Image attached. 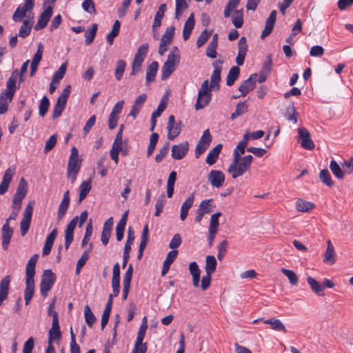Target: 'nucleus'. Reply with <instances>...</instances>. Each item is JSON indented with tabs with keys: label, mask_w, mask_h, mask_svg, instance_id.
Listing matches in <instances>:
<instances>
[{
	"label": "nucleus",
	"mask_w": 353,
	"mask_h": 353,
	"mask_svg": "<svg viewBox=\"0 0 353 353\" xmlns=\"http://www.w3.org/2000/svg\"><path fill=\"white\" fill-rule=\"evenodd\" d=\"M253 157L250 154L244 156L241 159H232L228 168V172L232 175L233 179H236L250 169Z\"/></svg>",
	"instance_id": "obj_1"
},
{
	"label": "nucleus",
	"mask_w": 353,
	"mask_h": 353,
	"mask_svg": "<svg viewBox=\"0 0 353 353\" xmlns=\"http://www.w3.org/2000/svg\"><path fill=\"white\" fill-rule=\"evenodd\" d=\"M81 161L82 160L79 157L77 148L72 147L67 166V176L71 183H74L77 179V175L81 169Z\"/></svg>",
	"instance_id": "obj_2"
},
{
	"label": "nucleus",
	"mask_w": 353,
	"mask_h": 353,
	"mask_svg": "<svg viewBox=\"0 0 353 353\" xmlns=\"http://www.w3.org/2000/svg\"><path fill=\"white\" fill-rule=\"evenodd\" d=\"M180 61V53L177 47L172 48L166 61L161 68V79H168L175 70L176 65Z\"/></svg>",
	"instance_id": "obj_3"
},
{
	"label": "nucleus",
	"mask_w": 353,
	"mask_h": 353,
	"mask_svg": "<svg viewBox=\"0 0 353 353\" xmlns=\"http://www.w3.org/2000/svg\"><path fill=\"white\" fill-rule=\"evenodd\" d=\"M88 218V212L84 210L80 214V217H74L67 225L65 230V248L66 250L68 249L69 246L73 241V233L79 221V227H81L85 222Z\"/></svg>",
	"instance_id": "obj_4"
},
{
	"label": "nucleus",
	"mask_w": 353,
	"mask_h": 353,
	"mask_svg": "<svg viewBox=\"0 0 353 353\" xmlns=\"http://www.w3.org/2000/svg\"><path fill=\"white\" fill-rule=\"evenodd\" d=\"M39 255L34 254L28 261L26 268V292L34 293L35 274V266L38 260Z\"/></svg>",
	"instance_id": "obj_5"
},
{
	"label": "nucleus",
	"mask_w": 353,
	"mask_h": 353,
	"mask_svg": "<svg viewBox=\"0 0 353 353\" xmlns=\"http://www.w3.org/2000/svg\"><path fill=\"white\" fill-rule=\"evenodd\" d=\"M212 90L209 88L208 80H205L202 83L198 92V97L195 103L196 110L203 109L207 106L212 98Z\"/></svg>",
	"instance_id": "obj_6"
},
{
	"label": "nucleus",
	"mask_w": 353,
	"mask_h": 353,
	"mask_svg": "<svg viewBox=\"0 0 353 353\" xmlns=\"http://www.w3.org/2000/svg\"><path fill=\"white\" fill-rule=\"evenodd\" d=\"M70 93V86L67 85L63 90L62 93L58 97L57 100V103L54 105L52 110V117L53 119H55L59 117L64 110L67 100L69 97Z\"/></svg>",
	"instance_id": "obj_7"
},
{
	"label": "nucleus",
	"mask_w": 353,
	"mask_h": 353,
	"mask_svg": "<svg viewBox=\"0 0 353 353\" xmlns=\"http://www.w3.org/2000/svg\"><path fill=\"white\" fill-rule=\"evenodd\" d=\"M56 280L55 274L51 270H46L42 275L41 282L40 283L41 294L43 297H46L48 292L52 288Z\"/></svg>",
	"instance_id": "obj_8"
},
{
	"label": "nucleus",
	"mask_w": 353,
	"mask_h": 353,
	"mask_svg": "<svg viewBox=\"0 0 353 353\" xmlns=\"http://www.w3.org/2000/svg\"><path fill=\"white\" fill-rule=\"evenodd\" d=\"M34 204V201H29L23 213V218L20 222V230L22 236H24L29 230L32 220Z\"/></svg>",
	"instance_id": "obj_9"
},
{
	"label": "nucleus",
	"mask_w": 353,
	"mask_h": 353,
	"mask_svg": "<svg viewBox=\"0 0 353 353\" xmlns=\"http://www.w3.org/2000/svg\"><path fill=\"white\" fill-rule=\"evenodd\" d=\"M299 141L302 148L312 150L314 148V143L311 139L310 133L305 128H298Z\"/></svg>",
	"instance_id": "obj_10"
},
{
	"label": "nucleus",
	"mask_w": 353,
	"mask_h": 353,
	"mask_svg": "<svg viewBox=\"0 0 353 353\" xmlns=\"http://www.w3.org/2000/svg\"><path fill=\"white\" fill-rule=\"evenodd\" d=\"M212 141L209 130H205L200 138L195 149V157L199 158L208 148Z\"/></svg>",
	"instance_id": "obj_11"
},
{
	"label": "nucleus",
	"mask_w": 353,
	"mask_h": 353,
	"mask_svg": "<svg viewBox=\"0 0 353 353\" xmlns=\"http://www.w3.org/2000/svg\"><path fill=\"white\" fill-rule=\"evenodd\" d=\"M32 9L33 7L30 6L26 7L25 3L19 5L12 15V20L14 22H19L26 17L27 19L31 18V17L33 16L32 13Z\"/></svg>",
	"instance_id": "obj_12"
},
{
	"label": "nucleus",
	"mask_w": 353,
	"mask_h": 353,
	"mask_svg": "<svg viewBox=\"0 0 353 353\" xmlns=\"http://www.w3.org/2000/svg\"><path fill=\"white\" fill-rule=\"evenodd\" d=\"M225 179L223 172L218 170H212L208 175V180L211 185L216 188L223 186Z\"/></svg>",
	"instance_id": "obj_13"
},
{
	"label": "nucleus",
	"mask_w": 353,
	"mask_h": 353,
	"mask_svg": "<svg viewBox=\"0 0 353 353\" xmlns=\"http://www.w3.org/2000/svg\"><path fill=\"white\" fill-rule=\"evenodd\" d=\"M19 76V71L17 69L12 72L11 76L9 77L6 82V90L1 93L8 97L10 100H12L14 94L16 91V82Z\"/></svg>",
	"instance_id": "obj_14"
},
{
	"label": "nucleus",
	"mask_w": 353,
	"mask_h": 353,
	"mask_svg": "<svg viewBox=\"0 0 353 353\" xmlns=\"http://www.w3.org/2000/svg\"><path fill=\"white\" fill-rule=\"evenodd\" d=\"M175 124V117L174 115H170L168 118L167 124V129L168 130V138L170 140H173L176 138L181 130V122Z\"/></svg>",
	"instance_id": "obj_15"
},
{
	"label": "nucleus",
	"mask_w": 353,
	"mask_h": 353,
	"mask_svg": "<svg viewBox=\"0 0 353 353\" xmlns=\"http://www.w3.org/2000/svg\"><path fill=\"white\" fill-rule=\"evenodd\" d=\"M61 337V332L59 324L58 313L54 312L53 314V319L52 323V327L48 332V341H53L54 340H60Z\"/></svg>",
	"instance_id": "obj_16"
},
{
	"label": "nucleus",
	"mask_w": 353,
	"mask_h": 353,
	"mask_svg": "<svg viewBox=\"0 0 353 353\" xmlns=\"http://www.w3.org/2000/svg\"><path fill=\"white\" fill-rule=\"evenodd\" d=\"M248 48L246 38L241 37L238 41V54L236 58V63L238 65H243Z\"/></svg>",
	"instance_id": "obj_17"
},
{
	"label": "nucleus",
	"mask_w": 353,
	"mask_h": 353,
	"mask_svg": "<svg viewBox=\"0 0 353 353\" xmlns=\"http://www.w3.org/2000/svg\"><path fill=\"white\" fill-rule=\"evenodd\" d=\"M189 149V144L184 141L179 145H174L172 147V157L174 159H182L187 154Z\"/></svg>",
	"instance_id": "obj_18"
},
{
	"label": "nucleus",
	"mask_w": 353,
	"mask_h": 353,
	"mask_svg": "<svg viewBox=\"0 0 353 353\" xmlns=\"http://www.w3.org/2000/svg\"><path fill=\"white\" fill-rule=\"evenodd\" d=\"M256 77V74H252L240 85L239 90L241 93V96L245 97L250 91L255 88Z\"/></svg>",
	"instance_id": "obj_19"
},
{
	"label": "nucleus",
	"mask_w": 353,
	"mask_h": 353,
	"mask_svg": "<svg viewBox=\"0 0 353 353\" xmlns=\"http://www.w3.org/2000/svg\"><path fill=\"white\" fill-rule=\"evenodd\" d=\"M52 14V8L50 6H49L39 16L38 21L37 24L34 26V30H39L44 28L47 26L48 21H50Z\"/></svg>",
	"instance_id": "obj_20"
},
{
	"label": "nucleus",
	"mask_w": 353,
	"mask_h": 353,
	"mask_svg": "<svg viewBox=\"0 0 353 353\" xmlns=\"http://www.w3.org/2000/svg\"><path fill=\"white\" fill-rule=\"evenodd\" d=\"M28 184L23 178H21L18 183L16 192L14 193L12 201L22 203L28 192Z\"/></svg>",
	"instance_id": "obj_21"
},
{
	"label": "nucleus",
	"mask_w": 353,
	"mask_h": 353,
	"mask_svg": "<svg viewBox=\"0 0 353 353\" xmlns=\"http://www.w3.org/2000/svg\"><path fill=\"white\" fill-rule=\"evenodd\" d=\"M276 10H272L269 17L266 19L265 28L263 29L261 34V38L262 39H265L272 32L276 22Z\"/></svg>",
	"instance_id": "obj_22"
},
{
	"label": "nucleus",
	"mask_w": 353,
	"mask_h": 353,
	"mask_svg": "<svg viewBox=\"0 0 353 353\" xmlns=\"http://www.w3.org/2000/svg\"><path fill=\"white\" fill-rule=\"evenodd\" d=\"M14 173V168H9L6 170L3 180L0 183V194H3L8 190Z\"/></svg>",
	"instance_id": "obj_23"
},
{
	"label": "nucleus",
	"mask_w": 353,
	"mask_h": 353,
	"mask_svg": "<svg viewBox=\"0 0 353 353\" xmlns=\"http://www.w3.org/2000/svg\"><path fill=\"white\" fill-rule=\"evenodd\" d=\"M113 226V218L110 217L103 224L101 232V240L104 245H106L111 236V232Z\"/></svg>",
	"instance_id": "obj_24"
},
{
	"label": "nucleus",
	"mask_w": 353,
	"mask_h": 353,
	"mask_svg": "<svg viewBox=\"0 0 353 353\" xmlns=\"http://www.w3.org/2000/svg\"><path fill=\"white\" fill-rule=\"evenodd\" d=\"M13 234V230L9 225V223H5L1 229L2 248L7 250L10 239Z\"/></svg>",
	"instance_id": "obj_25"
},
{
	"label": "nucleus",
	"mask_w": 353,
	"mask_h": 353,
	"mask_svg": "<svg viewBox=\"0 0 353 353\" xmlns=\"http://www.w3.org/2000/svg\"><path fill=\"white\" fill-rule=\"evenodd\" d=\"M221 62H215L213 63L214 66V71L211 75V82L210 85H209V88L211 89L217 87V89L219 88V82L221 81Z\"/></svg>",
	"instance_id": "obj_26"
},
{
	"label": "nucleus",
	"mask_w": 353,
	"mask_h": 353,
	"mask_svg": "<svg viewBox=\"0 0 353 353\" xmlns=\"http://www.w3.org/2000/svg\"><path fill=\"white\" fill-rule=\"evenodd\" d=\"M336 261L334 248L330 240L327 241V248L323 254V262L327 264H334Z\"/></svg>",
	"instance_id": "obj_27"
},
{
	"label": "nucleus",
	"mask_w": 353,
	"mask_h": 353,
	"mask_svg": "<svg viewBox=\"0 0 353 353\" xmlns=\"http://www.w3.org/2000/svg\"><path fill=\"white\" fill-rule=\"evenodd\" d=\"M57 229L54 228L51 232L47 236L46 242L43 248V256L48 255L51 251V248L54 244V239L57 236Z\"/></svg>",
	"instance_id": "obj_28"
},
{
	"label": "nucleus",
	"mask_w": 353,
	"mask_h": 353,
	"mask_svg": "<svg viewBox=\"0 0 353 353\" xmlns=\"http://www.w3.org/2000/svg\"><path fill=\"white\" fill-rule=\"evenodd\" d=\"M194 200V194L192 193L187 199L183 203L181 207L180 219L182 221H185L188 216V211L192 208Z\"/></svg>",
	"instance_id": "obj_29"
},
{
	"label": "nucleus",
	"mask_w": 353,
	"mask_h": 353,
	"mask_svg": "<svg viewBox=\"0 0 353 353\" xmlns=\"http://www.w3.org/2000/svg\"><path fill=\"white\" fill-rule=\"evenodd\" d=\"M10 282V276H5L0 282V306L8 298Z\"/></svg>",
	"instance_id": "obj_30"
},
{
	"label": "nucleus",
	"mask_w": 353,
	"mask_h": 353,
	"mask_svg": "<svg viewBox=\"0 0 353 353\" xmlns=\"http://www.w3.org/2000/svg\"><path fill=\"white\" fill-rule=\"evenodd\" d=\"M33 25V16L30 19H26L23 21V23L19 28L18 36L22 38L27 37L31 31Z\"/></svg>",
	"instance_id": "obj_31"
},
{
	"label": "nucleus",
	"mask_w": 353,
	"mask_h": 353,
	"mask_svg": "<svg viewBox=\"0 0 353 353\" xmlns=\"http://www.w3.org/2000/svg\"><path fill=\"white\" fill-rule=\"evenodd\" d=\"M194 23L195 21L194 18V14L192 13L186 20L183 26V38L185 41L189 39L191 32L194 28Z\"/></svg>",
	"instance_id": "obj_32"
},
{
	"label": "nucleus",
	"mask_w": 353,
	"mask_h": 353,
	"mask_svg": "<svg viewBox=\"0 0 353 353\" xmlns=\"http://www.w3.org/2000/svg\"><path fill=\"white\" fill-rule=\"evenodd\" d=\"M296 209L299 212H309L315 208V205L303 199H298L295 203Z\"/></svg>",
	"instance_id": "obj_33"
},
{
	"label": "nucleus",
	"mask_w": 353,
	"mask_h": 353,
	"mask_svg": "<svg viewBox=\"0 0 353 353\" xmlns=\"http://www.w3.org/2000/svg\"><path fill=\"white\" fill-rule=\"evenodd\" d=\"M189 270L190 274L192 276L193 285L198 288L199 286L201 271L197 263L195 261L191 262L189 265Z\"/></svg>",
	"instance_id": "obj_34"
},
{
	"label": "nucleus",
	"mask_w": 353,
	"mask_h": 353,
	"mask_svg": "<svg viewBox=\"0 0 353 353\" xmlns=\"http://www.w3.org/2000/svg\"><path fill=\"white\" fill-rule=\"evenodd\" d=\"M222 145L218 144L212 148L208 153L206 158V163L209 165H212L216 161L221 151Z\"/></svg>",
	"instance_id": "obj_35"
},
{
	"label": "nucleus",
	"mask_w": 353,
	"mask_h": 353,
	"mask_svg": "<svg viewBox=\"0 0 353 353\" xmlns=\"http://www.w3.org/2000/svg\"><path fill=\"white\" fill-rule=\"evenodd\" d=\"M307 282L311 288L312 292L319 296H323V291L325 290V287L319 283L317 281H316L314 278L311 276L307 277Z\"/></svg>",
	"instance_id": "obj_36"
},
{
	"label": "nucleus",
	"mask_w": 353,
	"mask_h": 353,
	"mask_svg": "<svg viewBox=\"0 0 353 353\" xmlns=\"http://www.w3.org/2000/svg\"><path fill=\"white\" fill-rule=\"evenodd\" d=\"M158 63L153 61L147 68L146 82L150 83L154 81L158 70Z\"/></svg>",
	"instance_id": "obj_37"
},
{
	"label": "nucleus",
	"mask_w": 353,
	"mask_h": 353,
	"mask_svg": "<svg viewBox=\"0 0 353 353\" xmlns=\"http://www.w3.org/2000/svg\"><path fill=\"white\" fill-rule=\"evenodd\" d=\"M216 260L214 256L208 255L206 256L205 259V272L208 274H212L216 268Z\"/></svg>",
	"instance_id": "obj_38"
},
{
	"label": "nucleus",
	"mask_w": 353,
	"mask_h": 353,
	"mask_svg": "<svg viewBox=\"0 0 353 353\" xmlns=\"http://www.w3.org/2000/svg\"><path fill=\"white\" fill-rule=\"evenodd\" d=\"M240 73V69L237 66H233L230 68L226 78V83L228 86H231L238 79Z\"/></svg>",
	"instance_id": "obj_39"
},
{
	"label": "nucleus",
	"mask_w": 353,
	"mask_h": 353,
	"mask_svg": "<svg viewBox=\"0 0 353 353\" xmlns=\"http://www.w3.org/2000/svg\"><path fill=\"white\" fill-rule=\"evenodd\" d=\"M214 208H215V205L213 204V199H210L203 200L201 202L198 209L201 212H202L203 214H209L211 212H212L214 210Z\"/></svg>",
	"instance_id": "obj_40"
},
{
	"label": "nucleus",
	"mask_w": 353,
	"mask_h": 353,
	"mask_svg": "<svg viewBox=\"0 0 353 353\" xmlns=\"http://www.w3.org/2000/svg\"><path fill=\"white\" fill-rule=\"evenodd\" d=\"M264 323L271 325L272 329L276 331L286 332V329L283 323L277 319L272 318L264 321Z\"/></svg>",
	"instance_id": "obj_41"
},
{
	"label": "nucleus",
	"mask_w": 353,
	"mask_h": 353,
	"mask_svg": "<svg viewBox=\"0 0 353 353\" xmlns=\"http://www.w3.org/2000/svg\"><path fill=\"white\" fill-rule=\"evenodd\" d=\"M166 10V5L165 4H161L157 12L155 14L154 23L152 26L153 30H155L156 28H159L161 24V19L164 16V13Z\"/></svg>",
	"instance_id": "obj_42"
},
{
	"label": "nucleus",
	"mask_w": 353,
	"mask_h": 353,
	"mask_svg": "<svg viewBox=\"0 0 353 353\" xmlns=\"http://www.w3.org/2000/svg\"><path fill=\"white\" fill-rule=\"evenodd\" d=\"M121 23L119 21L116 20L113 24L112 29L107 35L106 40L110 45L113 43L114 38L119 34Z\"/></svg>",
	"instance_id": "obj_43"
},
{
	"label": "nucleus",
	"mask_w": 353,
	"mask_h": 353,
	"mask_svg": "<svg viewBox=\"0 0 353 353\" xmlns=\"http://www.w3.org/2000/svg\"><path fill=\"white\" fill-rule=\"evenodd\" d=\"M126 63L124 60L120 59L117 62L114 70V76L117 80L120 81L122 79Z\"/></svg>",
	"instance_id": "obj_44"
},
{
	"label": "nucleus",
	"mask_w": 353,
	"mask_h": 353,
	"mask_svg": "<svg viewBox=\"0 0 353 353\" xmlns=\"http://www.w3.org/2000/svg\"><path fill=\"white\" fill-rule=\"evenodd\" d=\"M248 111V105L246 102H241L237 103L235 111L231 114V119L234 120L237 117L243 115Z\"/></svg>",
	"instance_id": "obj_45"
},
{
	"label": "nucleus",
	"mask_w": 353,
	"mask_h": 353,
	"mask_svg": "<svg viewBox=\"0 0 353 353\" xmlns=\"http://www.w3.org/2000/svg\"><path fill=\"white\" fill-rule=\"evenodd\" d=\"M330 168L333 174L339 179L344 177L345 172L342 170L339 165L334 160H332L330 163Z\"/></svg>",
	"instance_id": "obj_46"
},
{
	"label": "nucleus",
	"mask_w": 353,
	"mask_h": 353,
	"mask_svg": "<svg viewBox=\"0 0 353 353\" xmlns=\"http://www.w3.org/2000/svg\"><path fill=\"white\" fill-rule=\"evenodd\" d=\"M84 316L88 327H92L97 319L95 316L93 314L90 307L88 305L84 307Z\"/></svg>",
	"instance_id": "obj_47"
},
{
	"label": "nucleus",
	"mask_w": 353,
	"mask_h": 353,
	"mask_svg": "<svg viewBox=\"0 0 353 353\" xmlns=\"http://www.w3.org/2000/svg\"><path fill=\"white\" fill-rule=\"evenodd\" d=\"M175 18L179 19L183 12L188 8L185 0H175Z\"/></svg>",
	"instance_id": "obj_48"
},
{
	"label": "nucleus",
	"mask_w": 353,
	"mask_h": 353,
	"mask_svg": "<svg viewBox=\"0 0 353 353\" xmlns=\"http://www.w3.org/2000/svg\"><path fill=\"white\" fill-rule=\"evenodd\" d=\"M319 178L321 181L328 187H332L334 185V181H332L330 174L327 169L322 170L319 174Z\"/></svg>",
	"instance_id": "obj_49"
},
{
	"label": "nucleus",
	"mask_w": 353,
	"mask_h": 353,
	"mask_svg": "<svg viewBox=\"0 0 353 353\" xmlns=\"http://www.w3.org/2000/svg\"><path fill=\"white\" fill-rule=\"evenodd\" d=\"M175 28L174 26H169L166 28L164 34L162 36L161 41L163 43L170 45L172 41Z\"/></svg>",
	"instance_id": "obj_50"
},
{
	"label": "nucleus",
	"mask_w": 353,
	"mask_h": 353,
	"mask_svg": "<svg viewBox=\"0 0 353 353\" xmlns=\"http://www.w3.org/2000/svg\"><path fill=\"white\" fill-rule=\"evenodd\" d=\"M91 183L90 181H83L80 185V193L79 201H82L88 195L91 190Z\"/></svg>",
	"instance_id": "obj_51"
},
{
	"label": "nucleus",
	"mask_w": 353,
	"mask_h": 353,
	"mask_svg": "<svg viewBox=\"0 0 353 353\" xmlns=\"http://www.w3.org/2000/svg\"><path fill=\"white\" fill-rule=\"evenodd\" d=\"M222 215L221 212H217L213 214L210 217V225L208 230H213L218 232L219 228V218Z\"/></svg>",
	"instance_id": "obj_52"
},
{
	"label": "nucleus",
	"mask_w": 353,
	"mask_h": 353,
	"mask_svg": "<svg viewBox=\"0 0 353 353\" xmlns=\"http://www.w3.org/2000/svg\"><path fill=\"white\" fill-rule=\"evenodd\" d=\"M281 272L288 279L289 282L292 285H296L298 283V276L292 270L285 268L281 269Z\"/></svg>",
	"instance_id": "obj_53"
},
{
	"label": "nucleus",
	"mask_w": 353,
	"mask_h": 353,
	"mask_svg": "<svg viewBox=\"0 0 353 353\" xmlns=\"http://www.w3.org/2000/svg\"><path fill=\"white\" fill-rule=\"evenodd\" d=\"M12 101L8 97L1 93L0 94V114L6 113L8 110V105Z\"/></svg>",
	"instance_id": "obj_54"
},
{
	"label": "nucleus",
	"mask_w": 353,
	"mask_h": 353,
	"mask_svg": "<svg viewBox=\"0 0 353 353\" xmlns=\"http://www.w3.org/2000/svg\"><path fill=\"white\" fill-rule=\"evenodd\" d=\"M49 105H50L49 99H48V97L46 96H44L42 98V99L40 102L39 106V115L41 117H44L46 114L48 108H49Z\"/></svg>",
	"instance_id": "obj_55"
},
{
	"label": "nucleus",
	"mask_w": 353,
	"mask_h": 353,
	"mask_svg": "<svg viewBox=\"0 0 353 353\" xmlns=\"http://www.w3.org/2000/svg\"><path fill=\"white\" fill-rule=\"evenodd\" d=\"M66 66L67 64L65 63H63L57 70V71H56L53 74L52 79L56 81V83H59V81L63 79L66 72Z\"/></svg>",
	"instance_id": "obj_56"
},
{
	"label": "nucleus",
	"mask_w": 353,
	"mask_h": 353,
	"mask_svg": "<svg viewBox=\"0 0 353 353\" xmlns=\"http://www.w3.org/2000/svg\"><path fill=\"white\" fill-rule=\"evenodd\" d=\"M170 148V142H166L163 147L159 149V153L156 155L155 161L157 163L161 162L166 156Z\"/></svg>",
	"instance_id": "obj_57"
},
{
	"label": "nucleus",
	"mask_w": 353,
	"mask_h": 353,
	"mask_svg": "<svg viewBox=\"0 0 353 353\" xmlns=\"http://www.w3.org/2000/svg\"><path fill=\"white\" fill-rule=\"evenodd\" d=\"M82 8L84 11L90 14H96L94 2L92 0H84L82 3Z\"/></svg>",
	"instance_id": "obj_58"
},
{
	"label": "nucleus",
	"mask_w": 353,
	"mask_h": 353,
	"mask_svg": "<svg viewBox=\"0 0 353 353\" xmlns=\"http://www.w3.org/2000/svg\"><path fill=\"white\" fill-rule=\"evenodd\" d=\"M246 147L247 145L239 142L234 150L233 159H242L243 157L241 156L245 153Z\"/></svg>",
	"instance_id": "obj_59"
},
{
	"label": "nucleus",
	"mask_w": 353,
	"mask_h": 353,
	"mask_svg": "<svg viewBox=\"0 0 353 353\" xmlns=\"http://www.w3.org/2000/svg\"><path fill=\"white\" fill-rule=\"evenodd\" d=\"M147 350L146 343H143V341H136L132 353H145Z\"/></svg>",
	"instance_id": "obj_60"
},
{
	"label": "nucleus",
	"mask_w": 353,
	"mask_h": 353,
	"mask_svg": "<svg viewBox=\"0 0 353 353\" xmlns=\"http://www.w3.org/2000/svg\"><path fill=\"white\" fill-rule=\"evenodd\" d=\"M97 24L94 23L92 25V28L91 30H90V32L88 33H86L85 37V44L86 45H90L91 44L93 41H94V39L96 36V34H97Z\"/></svg>",
	"instance_id": "obj_61"
},
{
	"label": "nucleus",
	"mask_w": 353,
	"mask_h": 353,
	"mask_svg": "<svg viewBox=\"0 0 353 353\" xmlns=\"http://www.w3.org/2000/svg\"><path fill=\"white\" fill-rule=\"evenodd\" d=\"M232 23L236 28H240L243 24V12L236 10L235 16L232 19Z\"/></svg>",
	"instance_id": "obj_62"
},
{
	"label": "nucleus",
	"mask_w": 353,
	"mask_h": 353,
	"mask_svg": "<svg viewBox=\"0 0 353 353\" xmlns=\"http://www.w3.org/2000/svg\"><path fill=\"white\" fill-rule=\"evenodd\" d=\"M285 117L288 120L292 121L294 123L297 122L298 113L296 112L294 105H291L287 108Z\"/></svg>",
	"instance_id": "obj_63"
},
{
	"label": "nucleus",
	"mask_w": 353,
	"mask_h": 353,
	"mask_svg": "<svg viewBox=\"0 0 353 353\" xmlns=\"http://www.w3.org/2000/svg\"><path fill=\"white\" fill-rule=\"evenodd\" d=\"M57 135L53 134L50 137V138L46 141L45 148L43 152L45 154H47L49 151H50L57 143Z\"/></svg>",
	"instance_id": "obj_64"
}]
</instances>
